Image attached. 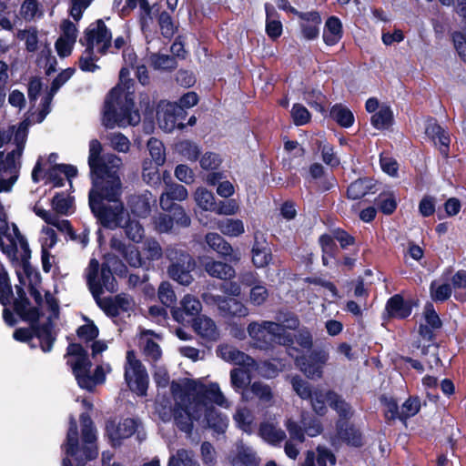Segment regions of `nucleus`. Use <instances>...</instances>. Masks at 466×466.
I'll return each instance as SVG.
<instances>
[{
    "mask_svg": "<svg viewBox=\"0 0 466 466\" xmlns=\"http://www.w3.org/2000/svg\"><path fill=\"white\" fill-rule=\"evenodd\" d=\"M421 403L419 396H410L402 404L400 420L406 423L407 420L420 410Z\"/></svg>",
    "mask_w": 466,
    "mask_h": 466,
    "instance_id": "obj_39",
    "label": "nucleus"
},
{
    "mask_svg": "<svg viewBox=\"0 0 466 466\" xmlns=\"http://www.w3.org/2000/svg\"><path fill=\"white\" fill-rule=\"evenodd\" d=\"M112 34L102 19L96 21V27H87L84 32V36L79 39V43L86 46L84 54L79 57L78 66L83 72H95L99 69V66L94 63L96 60L94 56V45L103 44L100 48L102 55L106 54L111 46Z\"/></svg>",
    "mask_w": 466,
    "mask_h": 466,
    "instance_id": "obj_5",
    "label": "nucleus"
},
{
    "mask_svg": "<svg viewBox=\"0 0 466 466\" xmlns=\"http://www.w3.org/2000/svg\"><path fill=\"white\" fill-rule=\"evenodd\" d=\"M285 321L288 322L287 326L279 323V329L278 330H274V333L272 334V345L279 344L287 348H291L294 344V335L288 332L286 329H297L299 325V320L298 317L292 315L289 319H286Z\"/></svg>",
    "mask_w": 466,
    "mask_h": 466,
    "instance_id": "obj_32",
    "label": "nucleus"
},
{
    "mask_svg": "<svg viewBox=\"0 0 466 466\" xmlns=\"http://www.w3.org/2000/svg\"><path fill=\"white\" fill-rule=\"evenodd\" d=\"M329 408L338 415L335 420L337 439L349 447L361 448L365 443L364 434L360 428L351 421L355 414L352 405L340 395L331 400Z\"/></svg>",
    "mask_w": 466,
    "mask_h": 466,
    "instance_id": "obj_4",
    "label": "nucleus"
},
{
    "mask_svg": "<svg viewBox=\"0 0 466 466\" xmlns=\"http://www.w3.org/2000/svg\"><path fill=\"white\" fill-rule=\"evenodd\" d=\"M199 164L204 170H218L222 164V158L219 154L208 151L202 155Z\"/></svg>",
    "mask_w": 466,
    "mask_h": 466,
    "instance_id": "obj_54",
    "label": "nucleus"
},
{
    "mask_svg": "<svg viewBox=\"0 0 466 466\" xmlns=\"http://www.w3.org/2000/svg\"><path fill=\"white\" fill-rule=\"evenodd\" d=\"M137 420L133 418H126L118 424L115 420H108L106 422L105 435L108 438L113 448H118L122 441L130 438L137 431Z\"/></svg>",
    "mask_w": 466,
    "mask_h": 466,
    "instance_id": "obj_15",
    "label": "nucleus"
},
{
    "mask_svg": "<svg viewBox=\"0 0 466 466\" xmlns=\"http://www.w3.org/2000/svg\"><path fill=\"white\" fill-rule=\"evenodd\" d=\"M297 17L300 20L299 27L301 35L306 40L317 39L319 35L321 16L319 11L299 12Z\"/></svg>",
    "mask_w": 466,
    "mask_h": 466,
    "instance_id": "obj_25",
    "label": "nucleus"
},
{
    "mask_svg": "<svg viewBox=\"0 0 466 466\" xmlns=\"http://www.w3.org/2000/svg\"><path fill=\"white\" fill-rule=\"evenodd\" d=\"M120 189V178H113L92 186L89 190L90 210L97 223L105 228L116 229L122 225L125 208L119 200Z\"/></svg>",
    "mask_w": 466,
    "mask_h": 466,
    "instance_id": "obj_1",
    "label": "nucleus"
},
{
    "mask_svg": "<svg viewBox=\"0 0 466 466\" xmlns=\"http://www.w3.org/2000/svg\"><path fill=\"white\" fill-rule=\"evenodd\" d=\"M157 23L161 31V35L167 39H171L176 34L177 27L170 14L162 11L157 16Z\"/></svg>",
    "mask_w": 466,
    "mask_h": 466,
    "instance_id": "obj_44",
    "label": "nucleus"
},
{
    "mask_svg": "<svg viewBox=\"0 0 466 466\" xmlns=\"http://www.w3.org/2000/svg\"><path fill=\"white\" fill-rule=\"evenodd\" d=\"M223 234L230 237H238L244 233V224L240 219L229 218L221 226Z\"/></svg>",
    "mask_w": 466,
    "mask_h": 466,
    "instance_id": "obj_60",
    "label": "nucleus"
},
{
    "mask_svg": "<svg viewBox=\"0 0 466 466\" xmlns=\"http://www.w3.org/2000/svg\"><path fill=\"white\" fill-rule=\"evenodd\" d=\"M414 305L412 299H404L402 295L395 294L387 300L385 310L390 319H405L410 316Z\"/></svg>",
    "mask_w": 466,
    "mask_h": 466,
    "instance_id": "obj_26",
    "label": "nucleus"
},
{
    "mask_svg": "<svg viewBox=\"0 0 466 466\" xmlns=\"http://www.w3.org/2000/svg\"><path fill=\"white\" fill-rule=\"evenodd\" d=\"M377 208L384 215H391L398 207L395 194L392 191H382L374 200Z\"/></svg>",
    "mask_w": 466,
    "mask_h": 466,
    "instance_id": "obj_35",
    "label": "nucleus"
},
{
    "mask_svg": "<svg viewBox=\"0 0 466 466\" xmlns=\"http://www.w3.org/2000/svg\"><path fill=\"white\" fill-rule=\"evenodd\" d=\"M40 319L36 320L27 319L26 322L31 324L32 329L35 331V337L40 340V349L43 352H50L56 340V334L53 333L54 324L50 318L42 324L39 323Z\"/></svg>",
    "mask_w": 466,
    "mask_h": 466,
    "instance_id": "obj_22",
    "label": "nucleus"
},
{
    "mask_svg": "<svg viewBox=\"0 0 466 466\" xmlns=\"http://www.w3.org/2000/svg\"><path fill=\"white\" fill-rule=\"evenodd\" d=\"M250 390L262 402H269L273 399L271 388L260 381L253 382Z\"/></svg>",
    "mask_w": 466,
    "mask_h": 466,
    "instance_id": "obj_58",
    "label": "nucleus"
},
{
    "mask_svg": "<svg viewBox=\"0 0 466 466\" xmlns=\"http://www.w3.org/2000/svg\"><path fill=\"white\" fill-rule=\"evenodd\" d=\"M259 435L269 442H279L285 439V432L277 430L276 427L269 422H261L258 429Z\"/></svg>",
    "mask_w": 466,
    "mask_h": 466,
    "instance_id": "obj_43",
    "label": "nucleus"
},
{
    "mask_svg": "<svg viewBox=\"0 0 466 466\" xmlns=\"http://www.w3.org/2000/svg\"><path fill=\"white\" fill-rule=\"evenodd\" d=\"M273 256L270 246L258 249V251H251L252 263L258 268L268 266Z\"/></svg>",
    "mask_w": 466,
    "mask_h": 466,
    "instance_id": "obj_51",
    "label": "nucleus"
},
{
    "mask_svg": "<svg viewBox=\"0 0 466 466\" xmlns=\"http://www.w3.org/2000/svg\"><path fill=\"white\" fill-rule=\"evenodd\" d=\"M187 198V190L183 185L173 184L167 191L161 195L160 199L168 200L167 204H177L175 201H182Z\"/></svg>",
    "mask_w": 466,
    "mask_h": 466,
    "instance_id": "obj_47",
    "label": "nucleus"
},
{
    "mask_svg": "<svg viewBox=\"0 0 466 466\" xmlns=\"http://www.w3.org/2000/svg\"><path fill=\"white\" fill-rule=\"evenodd\" d=\"M198 333L208 341H216L219 338V332L213 319L208 317L199 318L195 324Z\"/></svg>",
    "mask_w": 466,
    "mask_h": 466,
    "instance_id": "obj_34",
    "label": "nucleus"
},
{
    "mask_svg": "<svg viewBox=\"0 0 466 466\" xmlns=\"http://www.w3.org/2000/svg\"><path fill=\"white\" fill-rule=\"evenodd\" d=\"M186 390L194 393L196 406H208V403H216L222 406L226 401L218 383H210L208 386L192 379H187Z\"/></svg>",
    "mask_w": 466,
    "mask_h": 466,
    "instance_id": "obj_13",
    "label": "nucleus"
},
{
    "mask_svg": "<svg viewBox=\"0 0 466 466\" xmlns=\"http://www.w3.org/2000/svg\"><path fill=\"white\" fill-rule=\"evenodd\" d=\"M186 258L187 261L184 259L181 261H176L168 267L169 277L182 285H189L193 280L190 273L192 265L191 258L187 256Z\"/></svg>",
    "mask_w": 466,
    "mask_h": 466,
    "instance_id": "obj_31",
    "label": "nucleus"
},
{
    "mask_svg": "<svg viewBox=\"0 0 466 466\" xmlns=\"http://www.w3.org/2000/svg\"><path fill=\"white\" fill-rule=\"evenodd\" d=\"M195 200L204 210L213 211L216 208L217 201L214 194L205 187H198L196 190Z\"/></svg>",
    "mask_w": 466,
    "mask_h": 466,
    "instance_id": "obj_42",
    "label": "nucleus"
},
{
    "mask_svg": "<svg viewBox=\"0 0 466 466\" xmlns=\"http://www.w3.org/2000/svg\"><path fill=\"white\" fill-rule=\"evenodd\" d=\"M86 283L94 299L101 297L106 289L110 293L117 291V283L108 262L100 266L96 258H91L87 267Z\"/></svg>",
    "mask_w": 466,
    "mask_h": 466,
    "instance_id": "obj_7",
    "label": "nucleus"
},
{
    "mask_svg": "<svg viewBox=\"0 0 466 466\" xmlns=\"http://www.w3.org/2000/svg\"><path fill=\"white\" fill-rule=\"evenodd\" d=\"M394 117L390 106H382L370 117V123L376 129H384L393 124Z\"/></svg>",
    "mask_w": 466,
    "mask_h": 466,
    "instance_id": "obj_37",
    "label": "nucleus"
},
{
    "mask_svg": "<svg viewBox=\"0 0 466 466\" xmlns=\"http://www.w3.org/2000/svg\"><path fill=\"white\" fill-rule=\"evenodd\" d=\"M205 272L211 278L226 281L236 276V270L231 265L233 262L225 260H215L212 258L205 257L200 260Z\"/></svg>",
    "mask_w": 466,
    "mask_h": 466,
    "instance_id": "obj_23",
    "label": "nucleus"
},
{
    "mask_svg": "<svg viewBox=\"0 0 466 466\" xmlns=\"http://www.w3.org/2000/svg\"><path fill=\"white\" fill-rule=\"evenodd\" d=\"M177 152L186 159L195 162L199 158L200 148L191 140H181L176 144Z\"/></svg>",
    "mask_w": 466,
    "mask_h": 466,
    "instance_id": "obj_38",
    "label": "nucleus"
},
{
    "mask_svg": "<svg viewBox=\"0 0 466 466\" xmlns=\"http://www.w3.org/2000/svg\"><path fill=\"white\" fill-rule=\"evenodd\" d=\"M279 329V323L273 321H263L261 324L252 322L248 326V332L249 337L255 340L258 348L268 350L272 347L274 330Z\"/></svg>",
    "mask_w": 466,
    "mask_h": 466,
    "instance_id": "obj_19",
    "label": "nucleus"
},
{
    "mask_svg": "<svg viewBox=\"0 0 466 466\" xmlns=\"http://www.w3.org/2000/svg\"><path fill=\"white\" fill-rule=\"evenodd\" d=\"M426 136L434 142L439 144L441 154L448 157L450 153L451 137L445 129L437 122L436 118L431 117L427 120L425 126Z\"/></svg>",
    "mask_w": 466,
    "mask_h": 466,
    "instance_id": "obj_24",
    "label": "nucleus"
},
{
    "mask_svg": "<svg viewBox=\"0 0 466 466\" xmlns=\"http://www.w3.org/2000/svg\"><path fill=\"white\" fill-rule=\"evenodd\" d=\"M177 103L160 100L156 106V119L158 127L166 132H172L177 127L175 112Z\"/></svg>",
    "mask_w": 466,
    "mask_h": 466,
    "instance_id": "obj_27",
    "label": "nucleus"
},
{
    "mask_svg": "<svg viewBox=\"0 0 466 466\" xmlns=\"http://www.w3.org/2000/svg\"><path fill=\"white\" fill-rule=\"evenodd\" d=\"M124 378L128 388L138 396H146L149 378L142 362L137 359L133 350L127 351Z\"/></svg>",
    "mask_w": 466,
    "mask_h": 466,
    "instance_id": "obj_8",
    "label": "nucleus"
},
{
    "mask_svg": "<svg viewBox=\"0 0 466 466\" xmlns=\"http://www.w3.org/2000/svg\"><path fill=\"white\" fill-rule=\"evenodd\" d=\"M451 40L460 57L466 62V35L454 31L451 34Z\"/></svg>",
    "mask_w": 466,
    "mask_h": 466,
    "instance_id": "obj_64",
    "label": "nucleus"
},
{
    "mask_svg": "<svg viewBox=\"0 0 466 466\" xmlns=\"http://www.w3.org/2000/svg\"><path fill=\"white\" fill-rule=\"evenodd\" d=\"M76 335L86 342H90L98 337L99 329L93 320L88 319L86 324L81 325L77 328Z\"/></svg>",
    "mask_w": 466,
    "mask_h": 466,
    "instance_id": "obj_52",
    "label": "nucleus"
},
{
    "mask_svg": "<svg viewBox=\"0 0 466 466\" xmlns=\"http://www.w3.org/2000/svg\"><path fill=\"white\" fill-rule=\"evenodd\" d=\"M150 63L155 69L166 71H172L177 66V62L173 56L163 54H152Z\"/></svg>",
    "mask_w": 466,
    "mask_h": 466,
    "instance_id": "obj_40",
    "label": "nucleus"
},
{
    "mask_svg": "<svg viewBox=\"0 0 466 466\" xmlns=\"http://www.w3.org/2000/svg\"><path fill=\"white\" fill-rule=\"evenodd\" d=\"M290 115L295 126L300 127L308 124L311 119V114L305 106L295 103L292 106Z\"/></svg>",
    "mask_w": 466,
    "mask_h": 466,
    "instance_id": "obj_48",
    "label": "nucleus"
},
{
    "mask_svg": "<svg viewBox=\"0 0 466 466\" xmlns=\"http://www.w3.org/2000/svg\"><path fill=\"white\" fill-rule=\"evenodd\" d=\"M205 248L217 253L218 257L227 262L238 264L240 260V253L235 250L232 246L218 233L208 232L204 238Z\"/></svg>",
    "mask_w": 466,
    "mask_h": 466,
    "instance_id": "obj_17",
    "label": "nucleus"
},
{
    "mask_svg": "<svg viewBox=\"0 0 466 466\" xmlns=\"http://www.w3.org/2000/svg\"><path fill=\"white\" fill-rule=\"evenodd\" d=\"M268 297V289L260 282H258L250 289L249 300L255 306L262 305L267 300Z\"/></svg>",
    "mask_w": 466,
    "mask_h": 466,
    "instance_id": "obj_61",
    "label": "nucleus"
},
{
    "mask_svg": "<svg viewBox=\"0 0 466 466\" xmlns=\"http://www.w3.org/2000/svg\"><path fill=\"white\" fill-rule=\"evenodd\" d=\"M329 359V353L322 349L310 350L295 360L300 371L310 380H319L323 376V369Z\"/></svg>",
    "mask_w": 466,
    "mask_h": 466,
    "instance_id": "obj_12",
    "label": "nucleus"
},
{
    "mask_svg": "<svg viewBox=\"0 0 466 466\" xmlns=\"http://www.w3.org/2000/svg\"><path fill=\"white\" fill-rule=\"evenodd\" d=\"M82 441L85 445L79 447L77 423L73 415L69 417V425L62 450L66 455L75 459L76 466H85L87 461L96 459L98 449L95 444L96 441V428L81 429Z\"/></svg>",
    "mask_w": 466,
    "mask_h": 466,
    "instance_id": "obj_3",
    "label": "nucleus"
},
{
    "mask_svg": "<svg viewBox=\"0 0 466 466\" xmlns=\"http://www.w3.org/2000/svg\"><path fill=\"white\" fill-rule=\"evenodd\" d=\"M238 427L248 434L253 432V418L248 410H238L234 416Z\"/></svg>",
    "mask_w": 466,
    "mask_h": 466,
    "instance_id": "obj_59",
    "label": "nucleus"
},
{
    "mask_svg": "<svg viewBox=\"0 0 466 466\" xmlns=\"http://www.w3.org/2000/svg\"><path fill=\"white\" fill-rule=\"evenodd\" d=\"M127 262L134 268H139L146 265V261L142 256L141 251L137 249L134 245H129V248L122 256Z\"/></svg>",
    "mask_w": 466,
    "mask_h": 466,
    "instance_id": "obj_62",
    "label": "nucleus"
},
{
    "mask_svg": "<svg viewBox=\"0 0 466 466\" xmlns=\"http://www.w3.org/2000/svg\"><path fill=\"white\" fill-rule=\"evenodd\" d=\"M140 120L139 110L135 108L134 93L126 92L118 86L113 87L105 100L104 126L110 129L116 126L126 127L137 126Z\"/></svg>",
    "mask_w": 466,
    "mask_h": 466,
    "instance_id": "obj_2",
    "label": "nucleus"
},
{
    "mask_svg": "<svg viewBox=\"0 0 466 466\" xmlns=\"http://www.w3.org/2000/svg\"><path fill=\"white\" fill-rule=\"evenodd\" d=\"M141 253L146 262L157 260L162 257V248L157 240L147 239L143 243Z\"/></svg>",
    "mask_w": 466,
    "mask_h": 466,
    "instance_id": "obj_46",
    "label": "nucleus"
},
{
    "mask_svg": "<svg viewBox=\"0 0 466 466\" xmlns=\"http://www.w3.org/2000/svg\"><path fill=\"white\" fill-rule=\"evenodd\" d=\"M204 299L218 306L224 317H244L248 314V309L245 305L235 298L206 294Z\"/></svg>",
    "mask_w": 466,
    "mask_h": 466,
    "instance_id": "obj_18",
    "label": "nucleus"
},
{
    "mask_svg": "<svg viewBox=\"0 0 466 466\" xmlns=\"http://www.w3.org/2000/svg\"><path fill=\"white\" fill-rule=\"evenodd\" d=\"M436 281H432L430 286L431 295L434 301L443 302L450 299L451 296V287L448 283H443L437 288Z\"/></svg>",
    "mask_w": 466,
    "mask_h": 466,
    "instance_id": "obj_55",
    "label": "nucleus"
},
{
    "mask_svg": "<svg viewBox=\"0 0 466 466\" xmlns=\"http://www.w3.org/2000/svg\"><path fill=\"white\" fill-rule=\"evenodd\" d=\"M168 200L160 199V207L165 213H160L156 221V228L160 233H169L176 224L179 228H187L191 224L190 217L179 204H167Z\"/></svg>",
    "mask_w": 466,
    "mask_h": 466,
    "instance_id": "obj_11",
    "label": "nucleus"
},
{
    "mask_svg": "<svg viewBox=\"0 0 466 466\" xmlns=\"http://www.w3.org/2000/svg\"><path fill=\"white\" fill-rule=\"evenodd\" d=\"M9 225L7 221V215L5 213L3 204L0 202V248L5 244L4 237L9 238L11 236L8 234ZM14 297L11 280L5 268L0 265V304L6 306L11 303Z\"/></svg>",
    "mask_w": 466,
    "mask_h": 466,
    "instance_id": "obj_14",
    "label": "nucleus"
},
{
    "mask_svg": "<svg viewBox=\"0 0 466 466\" xmlns=\"http://www.w3.org/2000/svg\"><path fill=\"white\" fill-rule=\"evenodd\" d=\"M380 400L383 406H385V419L388 421L400 420V411L399 408L398 401L390 397L388 398L385 395H382L380 398Z\"/></svg>",
    "mask_w": 466,
    "mask_h": 466,
    "instance_id": "obj_50",
    "label": "nucleus"
},
{
    "mask_svg": "<svg viewBox=\"0 0 466 466\" xmlns=\"http://www.w3.org/2000/svg\"><path fill=\"white\" fill-rule=\"evenodd\" d=\"M380 187L381 183L371 177H359L348 186L346 197L350 200H360L368 195L376 194Z\"/></svg>",
    "mask_w": 466,
    "mask_h": 466,
    "instance_id": "obj_20",
    "label": "nucleus"
},
{
    "mask_svg": "<svg viewBox=\"0 0 466 466\" xmlns=\"http://www.w3.org/2000/svg\"><path fill=\"white\" fill-rule=\"evenodd\" d=\"M205 420L208 428L217 433H224L228 426L227 418L218 411L214 407H207Z\"/></svg>",
    "mask_w": 466,
    "mask_h": 466,
    "instance_id": "obj_36",
    "label": "nucleus"
},
{
    "mask_svg": "<svg viewBox=\"0 0 466 466\" xmlns=\"http://www.w3.org/2000/svg\"><path fill=\"white\" fill-rule=\"evenodd\" d=\"M301 424L304 427L305 434L309 437H316L323 431V426L320 420L315 417L302 415Z\"/></svg>",
    "mask_w": 466,
    "mask_h": 466,
    "instance_id": "obj_53",
    "label": "nucleus"
},
{
    "mask_svg": "<svg viewBox=\"0 0 466 466\" xmlns=\"http://www.w3.org/2000/svg\"><path fill=\"white\" fill-rule=\"evenodd\" d=\"M174 421L179 431L190 434L193 431V420H197L187 404L176 402L173 409Z\"/></svg>",
    "mask_w": 466,
    "mask_h": 466,
    "instance_id": "obj_29",
    "label": "nucleus"
},
{
    "mask_svg": "<svg viewBox=\"0 0 466 466\" xmlns=\"http://www.w3.org/2000/svg\"><path fill=\"white\" fill-rule=\"evenodd\" d=\"M343 36V26L340 19L336 15L327 18L323 28L322 38L327 46L337 45Z\"/></svg>",
    "mask_w": 466,
    "mask_h": 466,
    "instance_id": "obj_30",
    "label": "nucleus"
},
{
    "mask_svg": "<svg viewBox=\"0 0 466 466\" xmlns=\"http://www.w3.org/2000/svg\"><path fill=\"white\" fill-rule=\"evenodd\" d=\"M334 241H338L340 248L347 249L350 246L356 244V238L342 228H334L331 229L330 234Z\"/></svg>",
    "mask_w": 466,
    "mask_h": 466,
    "instance_id": "obj_49",
    "label": "nucleus"
},
{
    "mask_svg": "<svg viewBox=\"0 0 466 466\" xmlns=\"http://www.w3.org/2000/svg\"><path fill=\"white\" fill-rule=\"evenodd\" d=\"M66 355L75 357V360H67L66 364L71 367L78 386L90 387L89 370L92 362L86 350L80 343H70Z\"/></svg>",
    "mask_w": 466,
    "mask_h": 466,
    "instance_id": "obj_10",
    "label": "nucleus"
},
{
    "mask_svg": "<svg viewBox=\"0 0 466 466\" xmlns=\"http://www.w3.org/2000/svg\"><path fill=\"white\" fill-rule=\"evenodd\" d=\"M147 147L149 155L157 167L164 165L166 161V152L163 143L155 137H151L147 142Z\"/></svg>",
    "mask_w": 466,
    "mask_h": 466,
    "instance_id": "obj_41",
    "label": "nucleus"
},
{
    "mask_svg": "<svg viewBox=\"0 0 466 466\" xmlns=\"http://www.w3.org/2000/svg\"><path fill=\"white\" fill-rule=\"evenodd\" d=\"M423 317L426 323L420 324L419 334L424 340L433 342L436 339L434 330L440 329L442 327V321L431 302L425 304Z\"/></svg>",
    "mask_w": 466,
    "mask_h": 466,
    "instance_id": "obj_21",
    "label": "nucleus"
},
{
    "mask_svg": "<svg viewBox=\"0 0 466 466\" xmlns=\"http://www.w3.org/2000/svg\"><path fill=\"white\" fill-rule=\"evenodd\" d=\"M132 212L140 218H147L151 212V206L146 197L138 196L131 203Z\"/></svg>",
    "mask_w": 466,
    "mask_h": 466,
    "instance_id": "obj_57",
    "label": "nucleus"
},
{
    "mask_svg": "<svg viewBox=\"0 0 466 466\" xmlns=\"http://www.w3.org/2000/svg\"><path fill=\"white\" fill-rule=\"evenodd\" d=\"M123 228L127 238L135 243H139L144 238V228L137 220L128 218Z\"/></svg>",
    "mask_w": 466,
    "mask_h": 466,
    "instance_id": "obj_45",
    "label": "nucleus"
},
{
    "mask_svg": "<svg viewBox=\"0 0 466 466\" xmlns=\"http://www.w3.org/2000/svg\"><path fill=\"white\" fill-rule=\"evenodd\" d=\"M16 275L21 285L15 286L17 298H15L13 301L14 311L23 321L27 319L36 320L37 319H41L43 312L39 307H30L31 302L26 296L25 289L22 286L25 284V279L22 273L16 271Z\"/></svg>",
    "mask_w": 466,
    "mask_h": 466,
    "instance_id": "obj_16",
    "label": "nucleus"
},
{
    "mask_svg": "<svg viewBox=\"0 0 466 466\" xmlns=\"http://www.w3.org/2000/svg\"><path fill=\"white\" fill-rule=\"evenodd\" d=\"M102 145L97 139H92L89 143L88 166L90 168V177L92 186H97L98 183L119 178L116 171L106 163L102 153Z\"/></svg>",
    "mask_w": 466,
    "mask_h": 466,
    "instance_id": "obj_9",
    "label": "nucleus"
},
{
    "mask_svg": "<svg viewBox=\"0 0 466 466\" xmlns=\"http://www.w3.org/2000/svg\"><path fill=\"white\" fill-rule=\"evenodd\" d=\"M201 310V303L190 295H186L181 300V307L173 308L171 310L172 317L175 320L181 322L188 319L187 321L195 319Z\"/></svg>",
    "mask_w": 466,
    "mask_h": 466,
    "instance_id": "obj_28",
    "label": "nucleus"
},
{
    "mask_svg": "<svg viewBox=\"0 0 466 466\" xmlns=\"http://www.w3.org/2000/svg\"><path fill=\"white\" fill-rule=\"evenodd\" d=\"M316 451L318 466H327L328 461L331 466L336 464V456L329 448L322 445H318Z\"/></svg>",
    "mask_w": 466,
    "mask_h": 466,
    "instance_id": "obj_63",
    "label": "nucleus"
},
{
    "mask_svg": "<svg viewBox=\"0 0 466 466\" xmlns=\"http://www.w3.org/2000/svg\"><path fill=\"white\" fill-rule=\"evenodd\" d=\"M158 299L160 302L168 308H174L173 305L177 301L176 294L170 284L162 282L158 288Z\"/></svg>",
    "mask_w": 466,
    "mask_h": 466,
    "instance_id": "obj_56",
    "label": "nucleus"
},
{
    "mask_svg": "<svg viewBox=\"0 0 466 466\" xmlns=\"http://www.w3.org/2000/svg\"><path fill=\"white\" fill-rule=\"evenodd\" d=\"M291 385L296 394L302 400H309L310 407L316 415L324 417L331 406V400L338 399L340 394L334 390L314 388L309 381L296 375L291 379Z\"/></svg>",
    "mask_w": 466,
    "mask_h": 466,
    "instance_id": "obj_6",
    "label": "nucleus"
},
{
    "mask_svg": "<svg viewBox=\"0 0 466 466\" xmlns=\"http://www.w3.org/2000/svg\"><path fill=\"white\" fill-rule=\"evenodd\" d=\"M329 116L342 128H350L355 122L353 112L341 103H336L330 107Z\"/></svg>",
    "mask_w": 466,
    "mask_h": 466,
    "instance_id": "obj_33",
    "label": "nucleus"
}]
</instances>
